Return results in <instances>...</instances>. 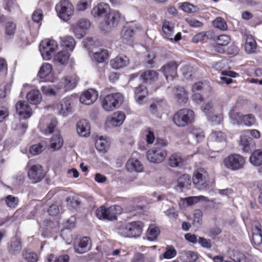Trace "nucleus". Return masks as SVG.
<instances>
[{
  "mask_svg": "<svg viewBox=\"0 0 262 262\" xmlns=\"http://www.w3.org/2000/svg\"><path fill=\"white\" fill-rule=\"evenodd\" d=\"M118 233L125 237L136 238L140 236L143 231V224L140 221L123 224L117 228Z\"/></svg>",
  "mask_w": 262,
  "mask_h": 262,
  "instance_id": "obj_1",
  "label": "nucleus"
},
{
  "mask_svg": "<svg viewBox=\"0 0 262 262\" xmlns=\"http://www.w3.org/2000/svg\"><path fill=\"white\" fill-rule=\"evenodd\" d=\"M194 120V114L193 111L189 109H182L178 111L174 115L173 121L178 126L184 127Z\"/></svg>",
  "mask_w": 262,
  "mask_h": 262,
  "instance_id": "obj_2",
  "label": "nucleus"
},
{
  "mask_svg": "<svg viewBox=\"0 0 262 262\" xmlns=\"http://www.w3.org/2000/svg\"><path fill=\"white\" fill-rule=\"evenodd\" d=\"M122 212V208L120 206L114 205L108 208L101 206L96 211V216L99 219L107 220L108 221L116 220L117 215Z\"/></svg>",
  "mask_w": 262,
  "mask_h": 262,
  "instance_id": "obj_3",
  "label": "nucleus"
},
{
  "mask_svg": "<svg viewBox=\"0 0 262 262\" xmlns=\"http://www.w3.org/2000/svg\"><path fill=\"white\" fill-rule=\"evenodd\" d=\"M123 95L119 93L106 95L102 101L103 108L107 112L113 111L123 102Z\"/></svg>",
  "mask_w": 262,
  "mask_h": 262,
  "instance_id": "obj_4",
  "label": "nucleus"
},
{
  "mask_svg": "<svg viewBox=\"0 0 262 262\" xmlns=\"http://www.w3.org/2000/svg\"><path fill=\"white\" fill-rule=\"evenodd\" d=\"M55 9L58 16L65 21L69 20L74 12V6L68 0L60 1L56 4Z\"/></svg>",
  "mask_w": 262,
  "mask_h": 262,
  "instance_id": "obj_5",
  "label": "nucleus"
},
{
  "mask_svg": "<svg viewBox=\"0 0 262 262\" xmlns=\"http://www.w3.org/2000/svg\"><path fill=\"white\" fill-rule=\"evenodd\" d=\"M246 160L239 154H231L224 159V163L226 167L232 170H237L244 167Z\"/></svg>",
  "mask_w": 262,
  "mask_h": 262,
  "instance_id": "obj_6",
  "label": "nucleus"
},
{
  "mask_svg": "<svg viewBox=\"0 0 262 262\" xmlns=\"http://www.w3.org/2000/svg\"><path fill=\"white\" fill-rule=\"evenodd\" d=\"M57 124L56 118L51 115L42 117L39 121L38 127L45 135L53 133Z\"/></svg>",
  "mask_w": 262,
  "mask_h": 262,
  "instance_id": "obj_7",
  "label": "nucleus"
},
{
  "mask_svg": "<svg viewBox=\"0 0 262 262\" xmlns=\"http://www.w3.org/2000/svg\"><path fill=\"white\" fill-rule=\"evenodd\" d=\"M193 182L199 190L206 189L209 186V177L207 171L204 168H199L193 177Z\"/></svg>",
  "mask_w": 262,
  "mask_h": 262,
  "instance_id": "obj_8",
  "label": "nucleus"
},
{
  "mask_svg": "<svg viewBox=\"0 0 262 262\" xmlns=\"http://www.w3.org/2000/svg\"><path fill=\"white\" fill-rule=\"evenodd\" d=\"M167 154V150L165 148L153 147L147 151L146 157L150 162L160 163L165 160Z\"/></svg>",
  "mask_w": 262,
  "mask_h": 262,
  "instance_id": "obj_9",
  "label": "nucleus"
},
{
  "mask_svg": "<svg viewBox=\"0 0 262 262\" xmlns=\"http://www.w3.org/2000/svg\"><path fill=\"white\" fill-rule=\"evenodd\" d=\"M57 48V42L54 40L46 39L42 40L39 45V50L43 58L49 60Z\"/></svg>",
  "mask_w": 262,
  "mask_h": 262,
  "instance_id": "obj_10",
  "label": "nucleus"
},
{
  "mask_svg": "<svg viewBox=\"0 0 262 262\" xmlns=\"http://www.w3.org/2000/svg\"><path fill=\"white\" fill-rule=\"evenodd\" d=\"M179 64V62L172 61L161 68L160 71L165 75L167 81H169V78L172 80L173 78L178 76L177 69Z\"/></svg>",
  "mask_w": 262,
  "mask_h": 262,
  "instance_id": "obj_11",
  "label": "nucleus"
},
{
  "mask_svg": "<svg viewBox=\"0 0 262 262\" xmlns=\"http://www.w3.org/2000/svg\"><path fill=\"white\" fill-rule=\"evenodd\" d=\"M28 176L34 183L40 182L45 177L42 167L39 164L31 166L28 170Z\"/></svg>",
  "mask_w": 262,
  "mask_h": 262,
  "instance_id": "obj_12",
  "label": "nucleus"
},
{
  "mask_svg": "<svg viewBox=\"0 0 262 262\" xmlns=\"http://www.w3.org/2000/svg\"><path fill=\"white\" fill-rule=\"evenodd\" d=\"M107 15L105 19L104 24L102 27L103 30L105 31H109L117 26L120 18V14L116 11L109 12Z\"/></svg>",
  "mask_w": 262,
  "mask_h": 262,
  "instance_id": "obj_13",
  "label": "nucleus"
},
{
  "mask_svg": "<svg viewBox=\"0 0 262 262\" xmlns=\"http://www.w3.org/2000/svg\"><path fill=\"white\" fill-rule=\"evenodd\" d=\"M17 113L20 118L27 119L30 118L32 114V111L28 102L25 101H19L15 105Z\"/></svg>",
  "mask_w": 262,
  "mask_h": 262,
  "instance_id": "obj_14",
  "label": "nucleus"
},
{
  "mask_svg": "<svg viewBox=\"0 0 262 262\" xmlns=\"http://www.w3.org/2000/svg\"><path fill=\"white\" fill-rule=\"evenodd\" d=\"M98 93L93 89H89L84 91L79 98L80 102L85 105H91L96 101Z\"/></svg>",
  "mask_w": 262,
  "mask_h": 262,
  "instance_id": "obj_15",
  "label": "nucleus"
},
{
  "mask_svg": "<svg viewBox=\"0 0 262 262\" xmlns=\"http://www.w3.org/2000/svg\"><path fill=\"white\" fill-rule=\"evenodd\" d=\"M110 10V7L107 4L101 3L92 9L91 13L94 17L100 18L107 16Z\"/></svg>",
  "mask_w": 262,
  "mask_h": 262,
  "instance_id": "obj_16",
  "label": "nucleus"
},
{
  "mask_svg": "<svg viewBox=\"0 0 262 262\" xmlns=\"http://www.w3.org/2000/svg\"><path fill=\"white\" fill-rule=\"evenodd\" d=\"M141 29V26L138 23L132 21L122 30V37L124 39L128 40L133 37L135 32Z\"/></svg>",
  "mask_w": 262,
  "mask_h": 262,
  "instance_id": "obj_17",
  "label": "nucleus"
},
{
  "mask_svg": "<svg viewBox=\"0 0 262 262\" xmlns=\"http://www.w3.org/2000/svg\"><path fill=\"white\" fill-rule=\"evenodd\" d=\"M78 81V78L76 76L66 77L61 80L59 89L64 91L72 90L76 87Z\"/></svg>",
  "mask_w": 262,
  "mask_h": 262,
  "instance_id": "obj_18",
  "label": "nucleus"
},
{
  "mask_svg": "<svg viewBox=\"0 0 262 262\" xmlns=\"http://www.w3.org/2000/svg\"><path fill=\"white\" fill-rule=\"evenodd\" d=\"M254 142L252 139L246 134L242 135L240 137L239 146L244 152H249L253 147Z\"/></svg>",
  "mask_w": 262,
  "mask_h": 262,
  "instance_id": "obj_19",
  "label": "nucleus"
},
{
  "mask_svg": "<svg viewBox=\"0 0 262 262\" xmlns=\"http://www.w3.org/2000/svg\"><path fill=\"white\" fill-rule=\"evenodd\" d=\"M90 248V240L86 236L83 237L77 244L74 245L75 251L79 254L86 252Z\"/></svg>",
  "mask_w": 262,
  "mask_h": 262,
  "instance_id": "obj_20",
  "label": "nucleus"
},
{
  "mask_svg": "<svg viewBox=\"0 0 262 262\" xmlns=\"http://www.w3.org/2000/svg\"><path fill=\"white\" fill-rule=\"evenodd\" d=\"M129 59L126 56H118L110 61L111 67L114 69L123 68L128 65Z\"/></svg>",
  "mask_w": 262,
  "mask_h": 262,
  "instance_id": "obj_21",
  "label": "nucleus"
},
{
  "mask_svg": "<svg viewBox=\"0 0 262 262\" xmlns=\"http://www.w3.org/2000/svg\"><path fill=\"white\" fill-rule=\"evenodd\" d=\"M60 114L67 116L72 112L71 100L70 98H65L61 100L58 107Z\"/></svg>",
  "mask_w": 262,
  "mask_h": 262,
  "instance_id": "obj_22",
  "label": "nucleus"
},
{
  "mask_svg": "<svg viewBox=\"0 0 262 262\" xmlns=\"http://www.w3.org/2000/svg\"><path fill=\"white\" fill-rule=\"evenodd\" d=\"M173 93L179 103H185L188 100V93L183 87H176L173 90Z\"/></svg>",
  "mask_w": 262,
  "mask_h": 262,
  "instance_id": "obj_23",
  "label": "nucleus"
},
{
  "mask_svg": "<svg viewBox=\"0 0 262 262\" xmlns=\"http://www.w3.org/2000/svg\"><path fill=\"white\" fill-rule=\"evenodd\" d=\"M134 91L136 101L140 104H142L144 98L148 93L146 88L144 85L140 84L134 88Z\"/></svg>",
  "mask_w": 262,
  "mask_h": 262,
  "instance_id": "obj_24",
  "label": "nucleus"
},
{
  "mask_svg": "<svg viewBox=\"0 0 262 262\" xmlns=\"http://www.w3.org/2000/svg\"><path fill=\"white\" fill-rule=\"evenodd\" d=\"M77 131L82 137H86L90 133V127L89 123L85 120H81L77 123Z\"/></svg>",
  "mask_w": 262,
  "mask_h": 262,
  "instance_id": "obj_25",
  "label": "nucleus"
},
{
  "mask_svg": "<svg viewBox=\"0 0 262 262\" xmlns=\"http://www.w3.org/2000/svg\"><path fill=\"white\" fill-rule=\"evenodd\" d=\"M183 162L181 154L180 153H174L169 157L168 164L171 167H178L182 166Z\"/></svg>",
  "mask_w": 262,
  "mask_h": 262,
  "instance_id": "obj_26",
  "label": "nucleus"
},
{
  "mask_svg": "<svg viewBox=\"0 0 262 262\" xmlns=\"http://www.w3.org/2000/svg\"><path fill=\"white\" fill-rule=\"evenodd\" d=\"M126 168L129 171L141 172L143 167L139 161L137 159H129L126 163Z\"/></svg>",
  "mask_w": 262,
  "mask_h": 262,
  "instance_id": "obj_27",
  "label": "nucleus"
},
{
  "mask_svg": "<svg viewBox=\"0 0 262 262\" xmlns=\"http://www.w3.org/2000/svg\"><path fill=\"white\" fill-rule=\"evenodd\" d=\"M250 163L254 166H259L262 165V149L254 150L249 158Z\"/></svg>",
  "mask_w": 262,
  "mask_h": 262,
  "instance_id": "obj_28",
  "label": "nucleus"
},
{
  "mask_svg": "<svg viewBox=\"0 0 262 262\" xmlns=\"http://www.w3.org/2000/svg\"><path fill=\"white\" fill-rule=\"evenodd\" d=\"M27 100L31 104H37L41 100V95L38 90H32L27 95Z\"/></svg>",
  "mask_w": 262,
  "mask_h": 262,
  "instance_id": "obj_29",
  "label": "nucleus"
},
{
  "mask_svg": "<svg viewBox=\"0 0 262 262\" xmlns=\"http://www.w3.org/2000/svg\"><path fill=\"white\" fill-rule=\"evenodd\" d=\"M183 262H195L198 258L197 253L191 251H183L180 253Z\"/></svg>",
  "mask_w": 262,
  "mask_h": 262,
  "instance_id": "obj_30",
  "label": "nucleus"
},
{
  "mask_svg": "<svg viewBox=\"0 0 262 262\" xmlns=\"http://www.w3.org/2000/svg\"><path fill=\"white\" fill-rule=\"evenodd\" d=\"M191 138H193L196 143L202 142L205 138V133L200 128L192 127L189 133Z\"/></svg>",
  "mask_w": 262,
  "mask_h": 262,
  "instance_id": "obj_31",
  "label": "nucleus"
},
{
  "mask_svg": "<svg viewBox=\"0 0 262 262\" xmlns=\"http://www.w3.org/2000/svg\"><path fill=\"white\" fill-rule=\"evenodd\" d=\"M159 74L154 70H149L145 71L141 75V78L146 82L151 83L158 79Z\"/></svg>",
  "mask_w": 262,
  "mask_h": 262,
  "instance_id": "obj_32",
  "label": "nucleus"
},
{
  "mask_svg": "<svg viewBox=\"0 0 262 262\" xmlns=\"http://www.w3.org/2000/svg\"><path fill=\"white\" fill-rule=\"evenodd\" d=\"M9 252L13 254L19 253L22 249L20 241L18 238H13L8 247Z\"/></svg>",
  "mask_w": 262,
  "mask_h": 262,
  "instance_id": "obj_33",
  "label": "nucleus"
},
{
  "mask_svg": "<svg viewBox=\"0 0 262 262\" xmlns=\"http://www.w3.org/2000/svg\"><path fill=\"white\" fill-rule=\"evenodd\" d=\"M159 229L154 225H150L146 232V238L148 241H155L160 234Z\"/></svg>",
  "mask_w": 262,
  "mask_h": 262,
  "instance_id": "obj_34",
  "label": "nucleus"
},
{
  "mask_svg": "<svg viewBox=\"0 0 262 262\" xmlns=\"http://www.w3.org/2000/svg\"><path fill=\"white\" fill-rule=\"evenodd\" d=\"M190 176L188 174H183L178 179L176 189L179 192L183 191V189L189 183Z\"/></svg>",
  "mask_w": 262,
  "mask_h": 262,
  "instance_id": "obj_35",
  "label": "nucleus"
},
{
  "mask_svg": "<svg viewBox=\"0 0 262 262\" xmlns=\"http://www.w3.org/2000/svg\"><path fill=\"white\" fill-rule=\"evenodd\" d=\"M125 118L124 113L121 112H116L111 119V123L112 125L118 126L121 125Z\"/></svg>",
  "mask_w": 262,
  "mask_h": 262,
  "instance_id": "obj_36",
  "label": "nucleus"
},
{
  "mask_svg": "<svg viewBox=\"0 0 262 262\" xmlns=\"http://www.w3.org/2000/svg\"><path fill=\"white\" fill-rule=\"evenodd\" d=\"M252 241L253 244L256 246H259L262 243L261 230L258 226H255L253 229Z\"/></svg>",
  "mask_w": 262,
  "mask_h": 262,
  "instance_id": "obj_37",
  "label": "nucleus"
},
{
  "mask_svg": "<svg viewBox=\"0 0 262 262\" xmlns=\"http://www.w3.org/2000/svg\"><path fill=\"white\" fill-rule=\"evenodd\" d=\"M256 48V43L251 35L247 36L245 45V49L247 53H251L255 51Z\"/></svg>",
  "mask_w": 262,
  "mask_h": 262,
  "instance_id": "obj_38",
  "label": "nucleus"
},
{
  "mask_svg": "<svg viewBox=\"0 0 262 262\" xmlns=\"http://www.w3.org/2000/svg\"><path fill=\"white\" fill-rule=\"evenodd\" d=\"M61 45L67 49L72 51L75 46V41L73 37L70 36H67L60 37Z\"/></svg>",
  "mask_w": 262,
  "mask_h": 262,
  "instance_id": "obj_39",
  "label": "nucleus"
},
{
  "mask_svg": "<svg viewBox=\"0 0 262 262\" xmlns=\"http://www.w3.org/2000/svg\"><path fill=\"white\" fill-rule=\"evenodd\" d=\"M231 259L234 262H253L250 256H246L238 251H234Z\"/></svg>",
  "mask_w": 262,
  "mask_h": 262,
  "instance_id": "obj_40",
  "label": "nucleus"
},
{
  "mask_svg": "<svg viewBox=\"0 0 262 262\" xmlns=\"http://www.w3.org/2000/svg\"><path fill=\"white\" fill-rule=\"evenodd\" d=\"M108 57V53L106 50H101L99 51L95 52L93 54V58L94 60L99 63L104 62L107 59Z\"/></svg>",
  "mask_w": 262,
  "mask_h": 262,
  "instance_id": "obj_41",
  "label": "nucleus"
},
{
  "mask_svg": "<svg viewBox=\"0 0 262 262\" xmlns=\"http://www.w3.org/2000/svg\"><path fill=\"white\" fill-rule=\"evenodd\" d=\"M222 75L225 76L220 77L222 82L228 84L232 82L231 77H236L237 74L231 71H224L222 72Z\"/></svg>",
  "mask_w": 262,
  "mask_h": 262,
  "instance_id": "obj_42",
  "label": "nucleus"
},
{
  "mask_svg": "<svg viewBox=\"0 0 262 262\" xmlns=\"http://www.w3.org/2000/svg\"><path fill=\"white\" fill-rule=\"evenodd\" d=\"M16 29V24L12 21H8L7 23L5 29V35L7 38H10L13 36L15 32Z\"/></svg>",
  "mask_w": 262,
  "mask_h": 262,
  "instance_id": "obj_43",
  "label": "nucleus"
},
{
  "mask_svg": "<svg viewBox=\"0 0 262 262\" xmlns=\"http://www.w3.org/2000/svg\"><path fill=\"white\" fill-rule=\"evenodd\" d=\"M52 71V66L48 63H44L40 67L38 72V75L41 78H43L48 76Z\"/></svg>",
  "mask_w": 262,
  "mask_h": 262,
  "instance_id": "obj_44",
  "label": "nucleus"
},
{
  "mask_svg": "<svg viewBox=\"0 0 262 262\" xmlns=\"http://www.w3.org/2000/svg\"><path fill=\"white\" fill-rule=\"evenodd\" d=\"M46 147V143L44 142H41L38 144L31 146L30 148V152L32 155H36L44 150Z\"/></svg>",
  "mask_w": 262,
  "mask_h": 262,
  "instance_id": "obj_45",
  "label": "nucleus"
},
{
  "mask_svg": "<svg viewBox=\"0 0 262 262\" xmlns=\"http://www.w3.org/2000/svg\"><path fill=\"white\" fill-rule=\"evenodd\" d=\"M212 37V33L209 31L201 32L196 34L192 39L194 43H198L201 40H206L211 38Z\"/></svg>",
  "mask_w": 262,
  "mask_h": 262,
  "instance_id": "obj_46",
  "label": "nucleus"
},
{
  "mask_svg": "<svg viewBox=\"0 0 262 262\" xmlns=\"http://www.w3.org/2000/svg\"><path fill=\"white\" fill-rule=\"evenodd\" d=\"M210 138L212 141L221 142L225 140L226 135L221 131H213L210 135Z\"/></svg>",
  "mask_w": 262,
  "mask_h": 262,
  "instance_id": "obj_47",
  "label": "nucleus"
},
{
  "mask_svg": "<svg viewBox=\"0 0 262 262\" xmlns=\"http://www.w3.org/2000/svg\"><path fill=\"white\" fill-rule=\"evenodd\" d=\"M5 201L8 207L14 208L18 205L19 199L12 195H8L5 198Z\"/></svg>",
  "mask_w": 262,
  "mask_h": 262,
  "instance_id": "obj_48",
  "label": "nucleus"
},
{
  "mask_svg": "<svg viewBox=\"0 0 262 262\" xmlns=\"http://www.w3.org/2000/svg\"><path fill=\"white\" fill-rule=\"evenodd\" d=\"M62 144V139L59 136H54L51 140V147L54 150L59 149Z\"/></svg>",
  "mask_w": 262,
  "mask_h": 262,
  "instance_id": "obj_49",
  "label": "nucleus"
},
{
  "mask_svg": "<svg viewBox=\"0 0 262 262\" xmlns=\"http://www.w3.org/2000/svg\"><path fill=\"white\" fill-rule=\"evenodd\" d=\"M95 145L98 150L105 152L108 146V143L105 139H103L102 136H101L96 140Z\"/></svg>",
  "mask_w": 262,
  "mask_h": 262,
  "instance_id": "obj_50",
  "label": "nucleus"
},
{
  "mask_svg": "<svg viewBox=\"0 0 262 262\" xmlns=\"http://www.w3.org/2000/svg\"><path fill=\"white\" fill-rule=\"evenodd\" d=\"M214 27L221 30H226L227 29V25L225 19L221 17H216L213 21Z\"/></svg>",
  "mask_w": 262,
  "mask_h": 262,
  "instance_id": "obj_51",
  "label": "nucleus"
},
{
  "mask_svg": "<svg viewBox=\"0 0 262 262\" xmlns=\"http://www.w3.org/2000/svg\"><path fill=\"white\" fill-rule=\"evenodd\" d=\"M70 57V54L67 51H63L58 52L55 56V59L62 64L67 63Z\"/></svg>",
  "mask_w": 262,
  "mask_h": 262,
  "instance_id": "obj_52",
  "label": "nucleus"
},
{
  "mask_svg": "<svg viewBox=\"0 0 262 262\" xmlns=\"http://www.w3.org/2000/svg\"><path fill=\"white\" fill-rule=\"evenodd\" d=\"M256 121L254 116L252 114H247L243 115L241 124H244V125L250 126L255 124Z\"/></svg>",
  "mask_w": 262,
  "mask_h": 262,
  "instance_id": "obj_53",
  "label": "nucleus"
},
{
  "mask_svg": "<svg viewBox=\"0 0 262 262\" xmlns=\"http://www.w3.org/2000/svg\"><path fill=\"white\" fill-rule=\"evenodd\" d=\"M182 74L185 78L187 80H190L192 79V76L194 73L193 69L190 66H184L181 69Z\"/></svg>",
  "mask_w": 262,
  "mask_h": 262,
  "instance_id": "obj_54",
  "label": "nucleus"
},
{
  "mask_svg": "<svg viewBox=\"0 0 262 262\" xmlns=\"http://www.w3.org/2000/svg\"><path fill=\"white\" fill-rule=\"evenodd\" d=\"M181 8L187 13H194L198 11L199 8L188 2L182 3L180 6Z\"/></svg>",
  "mask_w": 262,
  "mask_h": 262,
  "instance_id": "obj_55",
  "label": "nucleus"
},
{
  "mask_svg": "<svg viewBox=\"0 0 262 262\" xmlns=\"http://www.w3.org/2000/svg\"><path fill=\"white\" fill-rule=\"evenodd\" d=\"M230 118L234 121V123L241 124V121L243 117V114L241 113L236 112L234 110H231L229 113Z\"/></svg>",
  "mask_w": 262,
  "mask_h": 262,
  "instance_id": "obj_56",
  "label": "nucleus"
},
{
  "mask_svg": "<svg viewBox=\"0 0 262 262\" xmlns=\"http://www.w3.org/2000/svg\"><path fill=\"white\" fill-rule=\"evenodd\" d=\"M177 251L172 246H167L165 252L163 254V257L165 259H171L177 255Z\"/></svg>",
  "mask_w": 262,
  "mask_h": 262,
  "instance_id": "obj_57",
  "label": "nucleus"
},
{
  "mask_svg": "<svg viewBox=\"0 0 262 262\" xmlns=\"http://www.w3.org/2000/svg\"><path fill=\"white\" fill-rule=\"evenodd\" d=\"M230 37L227 35H221L217 36L216 41L217 45L221 46H227L230 42Z\"/></svg>",
  "mask_w": 262,
  "mask_h": 262,
  "instance_id": "obj_58",
  "label": "nucleus"
},
{
  "mask_svg": "<svg viewBox=\"0 0 262 262\" xmlns=\"http://www.w3.org/2000/svg\"><path fill=\"white\" fill-rule=\"evenodd\" d=\"M165 215L168 216L170 219H177L179 215V212L176 208L172 206L168 209L164 211Z\"/></svg>",
  "mask_w": 262,
  "mask_h": 262,
  "instance_id": "obj_59",
  "label": "nucleus"
},
{
  "mask_svg": "<svg viewBox=\"0 0 262 262\" xmlns=\"http://www.w3.org/2000/svg\"><path fill=\"white\" fill-rule=\"evenodd\" d=\"M23 255L28 262H36L38 260V256L35 253L26 251Z\"/></svg>",
  "mask_w": 262,
  "mask_h": 262,
  "instance_id": "obj_60",
  "label": "nucleus"
},
{
  "mask_svg": "<svg viewBox=\"0 0 262 262\" xmlns=\"http://www.w3.org/2000/svg\"><path fill=\"white\" fill-rule=\"evenodd\" d=\"M162 30L165 35L170 37L173 32V28L170 26L169 22L165 21L163 25Z\"/></svg>",
  "mask_w": 262,
  "mask_h": 262,
  "instance_id": "obj_61",
  "label": "nucleus"
},
{
  "mask_svg": "<svg viewBox=\"0 0 262 262\" xmlns=\"http://www.w3.org/2000/svg\"><path fill=\"white\" fill-rule=\"evenodd\" d=\"M162 102L156 101L151 103L149 106V110L151 114H156L161 110Z\"/></svg>",
  "mask_w": 262,
  "mask_h": 262,
  "instance_id": "obj_62",
  "label": "nucleus"
},
{
  "mask_svg": "<svg viewBox=\"0 0 262 262\" xmlns=\"http://www.w3.org/2000/svg\"><path fill=\"white\" fill-rule=\"evenodd\" d=\"M198 242L203 248L209 249L212 247L210 239H207L204 237H199Z\"/></svg>",
  "mask_w": 262,
  "mask_h": 262,
  "instance_id": "obj_63",
  "label": "nucleus"
},
{
  "mask_svg": "<svg viewBox=\"0 0 262 262\" xmlns=\"http://www.w3.org/2000/svg\"><path fill=\"white\" fill-rule=\"evenodd\" d=\"M41 90L43 94L49 96H54L56 94L55 91L49 85H42Z\"/></svg>",
  "mask_w": 262,
  "mask_h": 262,
  "instance_id": "obj_64",
  "label": "nucleus"
}]
</instances>
